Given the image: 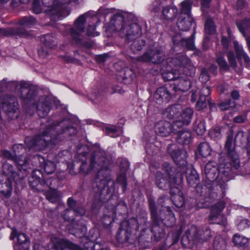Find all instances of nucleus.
<instances>
[{
    "mask_svg": "<svg viewBox=\"0 0 250 250\" xmlns=\"http://www.w3.org/2000/svg\"><path fill=\"white\" fill-rule=\"evenodd\" d=\"M69 122L63 121L53 125H48L45 130L42 132V136L38 135L34 138H27L25 142L29 149L35 150H42L49 143L55 144L57 136L64 134L65 136H72L76 134V129L68 125Z\"/></svg>",
    "mask_w": 250,
    "mask_h": 250,
    "instance_id": "f257e3e1",
    "label": "nucleus"
},
{
    "mask_svg": "<svg viewBox=\"0 0 250 250\" xmlns=\"http://www.w3.org/2000/svg\"><path fill=\"white\" fill-rule=\"evenodd\" d=\"M106 152L103 150L95 151L91 159L90 164L83 163L81 166V170L87 174L92 171L97 172L96 183L100 182V185L96 192L100 196L102 189L110 180L109 176L110 166L111 162L106 157Z\"/></svg>",
    "mask_w": 250,
    "mask_h": 250,
    "instance_id": "f03ea898",
    "label": "nucleus"
},
{
    "mask_svg": "<svg viewBox=\"0 0 250 250\" xmlns=\"http://www.w3.org/2000/svg\"><path fill=\"white\" fill-rule=\"evenodd\" d=\"M168 66L171 68V71H167L163 73L162 77L165 81H174L177 79L178 74H181L184 69L194 70L190 60L187 57L181 56L178 58H172L168 61Z\"/></svg>",
    "mask_w": 250,
    "mask_h": 250,
    "instance_id": "7ed1b4c3",
    "label": "nucleus"
},
{
    "mask_svg": "<svg viewBox=\"0 0 250 250\" xmlns=\"http://www.w3.org/2000/svg\"><path fill=\"white\" fill-rule=\"evenodd\" d=\"M211 236V232L209 229H206L201 234V231L199 234V230L196 226H192L186 231L182 241L185 243L186 246L188 245V247H191L195 242L207 241Z\"/></svg>",
    "mask_w": 250,
    "mask_h": 250,
    "instance_id": "20e7f679",
    "label": "nucleus"
},
{
    "mask_svg": "<svg viewBox=\"0 0 250 250\" xmlns=\"http://www.w3.org/2000/svg\"><path fill=\"white\" fill-rule=\"evenodd\" d=\"M233 140V132L230 130L227 136L225 148L229 157L231 158V163L224 165L223 167L221 166L219 169L220 172L227 173V174L231 171L230 166L233 167L235 169H238L240 167V161L238 155L232 147Z\"/></svg>",
    "mask_w": 250,
    "mask_h": 250,
    "instance_id": "39448f33",
    "label": "nucleus"
},
{
    "mask_svg": "<svg viewBox=\"0 0 250 250\" xmlns=\"http://www.w3.org/2000/svg\"><path fill=\"white\" fill-rule=\"evenodd\" d=\"M119 34L121 37L125 38L126 42H129L141 36L142 29L141 26L136 23H125L122 25L119 31Z\"/></svg>",
    "mask_w": 250,
    "mask_h": 250,
    "instance_id": "423d86ee",
    "label": "nucleus"
},
{
    "mask_svg": "<svg viewBox=\"0 0 250 250\" xmlns=\"http://www.w3.org/2000/svg\"><path fill=\"white\" fill-rule=\"evenodd\" d=\"M166 173L168 177L169 181L164 176L163 173L161 172H157L156 174V185L160 189H166L168 188H170V192L173 193L172 190L174 188L172 186L174 184H176L178 181L175 176H173L172 173L171 167L168 165L167 167Z\"/></svg>",
    "mask_w": 250,
    "mask_h": 250,
    "instance_id": "0eeeda50",
    "label": "nucleus"
},
{
    "mask_svg": "<svg viewBox=\"0 0 250 250\" xmlns=\"http://www.w3.org/2000/svg\"><path fill=\"white\" fill-rule=\"evenodd\" d=\"M2 108L11 119L18 118L19 115V104L14 97L4 96L1 99Z\"/></svg>",
    "mask_w": 250,
    "mask_h": 250,
    "instance_id": "6e6552de",
    "label": "nucleus"
},
{
    "mask_svg": "<svg viewBox=\"0 0 250 250\" xmlns=\"http://www.w3.org/2000/svg\"><path fill=\"white\" fill-rule=\"evenodd\" d=\"M164 53L160 48H155L147 50L143 55L138 57L136 59L142 62H151L158 64L164 60Z\"/></svg>",
    "mask_w": 250,
    "mask_h": 250,
    "instance_id": "1a4fd4ad",
    "label": "nucleus"
},
{
    "mask_svg": "<svg viewBox=\"0 0 250 250\" xmlns=\"http://www.w3.org/2000/svg\"><path fill=\"white\" fill-rule=\"evenodd\" d=\"M187 69H183L182 71L185 73V76H182V72L181 74H178L177 79L175 80V82L172 84V89L174 91H186L188 90L191 87V83L189 80L188 79V73L186 72ZM190 74H189L190 75Z\"/></svg>",
    "mask_w": 250,
    "mask_h": 250,
    "instance_id": "9d476101",
    "label": "nucleus"
},
{
    "mask_svg": "<svg viewBox=\"0 0 250 250\" xmlns=\"http://www.w3.org/2000/svg\"><path fill=\"white\" fill-rule=\"evenodd\" d=\"M42 44L38 50V54L41 58H45L49 54L50 49L56 45L54 38L47 34L41 38Z\"/></svg>",
    "mask_w": 250,
    "mask_h": 250,
    "instance_id": "9b49d317",
    "label": "nucleus"
},
{
    "mask_svg": "<svg viewBox=\"0 0 250 250\" xmlns=\"http://www.w3.org/2000/svg\"><path fill=\"white\" fill-rule=\"evenodd\" d=\"M85 19L83 15L80 16L75 21L74 26L70 29V35L77 43L80 41V37L84 32Z\"/></svg>",
    "mask_w": 250,
    "mask_h": 250,
    "instance_id": "f8f14e48",
    "label": "nucleus"
},
{
    "mask_svg": "<svg viewBox=\"0 0 250 250\" xmlns=\"http://www.w3.org/2000/svg\"><path fill=\"white\" fill-rule=\"evenodd\" d=\"M149 207L150 210L151 218L152 220V225L151 227V231L156 233L159 232V227L163 223V220L159 218L158 214L157 208L154 201L149 198L148 200Z\"/></svg>",
    "mask_w": 250,
    "mask_h": 250,
    "instance_id": "ddd939ff",
    "label": "nucleus"
},
{
    "mask_svg": "<svg viewBox=\"0 0 250 250\" xmlns=\"http://www.w3.org/2000/svg\"><path fill=\"white\" fill-rule=\"evenodd\" d=\"M83 250L67 239L55 238L53 248L50 250Z\"/></svg>",
    "mask_w": 250,
    "mask_h": 250,
    "instance_id": "4468645a",
    "label": "nucleus"
},
{
    "mask_svg": "<svg viewBox=\"0 0 250 250\" xmlns=\"http://www.w3.org/2000/svg\"><path fill=\"white\" fill-rule=\"evenodd\" d=\"M51 99L48 96H42L39 99L36 107L39 116L44 118L47 115L50 110L51 104Z\"/></svg>",
    "mask_w": 250,
    "mask_h": 250,
    "instance_id": "2eb2a0df",
    "label": "nucleus"
},
{
    "mask_svg": "<svg viewBox=\"0 0 250 250\" xmlns=\"http://www.w3.org/2000/svg\"><path fill=\"white\" fill-rule=\"evenodd\" d=\"M155 130L157 134L163 137H167L173 132L172 125L166 121H161L155 125Z\"/></svg>",
    "mask_w": 250,
    "mask_h": 250,
    "instance_id": "dca6fc26",
    "label": "nucleus"
},
{
    "mask_svg": "<svg viewBox=\"0 0 250 250\" xmlns=\"http://www.w3.org/2000/svg\"><path fill=\"white\" fill-rule=\"evenodd\" d=\"M194 33H193L190 38L184 39L181 35H176L173 37V42L175 45H181L182 46H185L188 50H194L195 45L193 42Z\"/></svg>",
    "mask_w": 250,
    "mask_h": 250,
    "instance_id": "f3484780",
    "label": "nucleus"
},
{
    "mask_svg": "<svg viewBox=\"0 0 250 250\" xmlns=\"http://www.w3.org/2000/svg\"><path fill=\"white\" fill-rule=\"evenodd\" d=\"M210 90L208 86L204 87L200 91V97L197 103V108L201 110L207 106V102L209 100L208 96Z\"/></svg>",
    "mask_w": 250,
    "mask_h": 250,
    "instance_id": "a211bd4d",
    "label": "nucleus"
},
{
    "mask_svg": "<svg viewBox=\"0 0 250 250\" xmlns=\"http://www.w3.org/2000/svg\"><path fill=\"white\" fill-rule=\"evenodd\" d=\"M23 27L15 28H9L7 29H0V34L5 36H14L17 35L21 37H26L29 34L25 29L23 28Z\"/></svg>",
    "mask_w": 250,
    "mask_h": 250,
    "instance_id": "6ab92c4d",
    "label": "nucleus"
},
{
    "mask_svg": "<svg viewBox=\"0 0 250 250\" xmlns=\"http://www.w3.org/2000/svg\"><path fill=\"white\" fill-rule=\"evenodd\" d=\"M132 222H135V220L131 219L129 220H125L121 223L117 234L119 238H122L123 237L122 234L124 233L125 235V239L126 240L128 239L131 232V223Z\"/></svg>",
    "mask_w": 250,
    "mask_h": 250,
    "instance_id": "aec40b11",
    "label": "nucleus"
},
{
    "mask_svg": "<svg viewBox=\"0 0 250 250\" xmlns=\"http://www.w3.org/2000/svg\"><path fill=\"white\" fill-rule=\"evenodd\" d=\"M154 97L158 102H168L171 97V94L165 87L158 88L154 94Z\"/></svg>",
    "mask_w": 250,
    "mask_h": 250,
    "instance_id": "412c9836",
    "label": "nucleus"
},
{
    "mask_svg": "<svg viewBox=\"0 0 250 250\" xmlns=\"http://www.w3.org/2000/svg\"><path fill=\"white\" fill-rule=\"evenodd\" d=\"M192 20L190 15H180L178 19L177 26L180 30L188 31L192 24Z\"/></svg>",
    "mask_w": 250,
    "mask_h": 250,
    "instance_id": "4be33fe9",
    "label": "nucleus"
},
{
    "mask_svg": "<svg viewBox=\"0 0 250 250\" xmlns=\"http://www.w3.org/2000/svg\"><path fill=\"white\" fill-rule=\"evenodd\" d=\"M182 106L180 104L172 105L168 107L165 112L167 117L170 119H176L179 117Z\"/></svg>",
    "mask_w": 250,
    "mask_h": 250,
    "instance_id": "5701e85b",
    "label": "nucleus"
},
{
    "mask_svg": "<svg viewBox=\"0 0 250 250\" xmlns=\"http://www.w3.org/2000/svg\"><path fill=\"white\" fill-rule=\"evenodd\" d=\"M225 207V204L223 201L219 202L212 206L211 213L209 215L210 221L212 220V223H219V222L215 221V220L220 215Z\"/></svg>",
    "mask_w": 250,
    "mask_h": 250,
    "instance_id": "b1692460",
    "label": "nucleus"
},
{
    "mask_svg": "<svg viewBox=\"0 0 250 250\" xmlns=\"http://www.w3.org/2000/svg\"><path fill=\"white\" fill-rule=\"evenodd\" d=\"M218 168L213 162H210L206 165L205 172L207 178L210 181L216 179L217 177Z\"/></svg>",
    "mask_w": 250,
    "mask_h": 250,
    "instance_id": "393cba45",
    "label": "nucleus"
},
{
    "mask_svg": "<svg viewBox=\"0 0 250 250\" xmlns=\"http://www.w3.org/2000/svg\"><path fill=\"white\" fill-rule=\"evenodd\" d=\"M178 9L172 6H166L162 10V15L164 19L167 21L175 19L178 14Z\"/></svg>",
    "mask_w": 250,
    "mask_h": 250,
    "instance_id": "a878e982",
    "label": "nucleus"
},
{
    "mask_svg": "<svg viewBox=\"0 0 250 250\" xmlns=\"http://www.w3.org/2000/svg\"><path fill=\"white\" fill-rule=\"evenodd\" d=\"M177 142L183 145L188 144L191 140V133L189 131L183 130L180 132L176 133Z\"/></svg>",
    "mask_w": 250,
    "mask_h": 250,
    "instance_id": "bb28decb",
    "label": "nucleus"
},
{
    "mask_svg": "<svg viewBox=\"0 0 250 250\" xmlns=\"http://www.w3.org/2000/svg\"><path fill=\"white\" fill-rule=\"evenodd\" d=\"M234 48L238 59H243L246 63H249L250 59L247 54L244 51L243 47L238 42L234 41Z\"/></svg>",
    "mask_w": 250,
    "mask_h": 250,
    "instance_id": "cd10ccee",
    "label": "nucleus"
},
{
    "mask_svg": "<svg viewBox=\"0 0 250 250\" xmlns=\"http://www.w3.org/2000/svg\"><path fill=\"white\" fill-rule=\"evenodd\" d=\"M192 114L193 110L190 108L187 107L184 109L182 108L178 118L182 120V122L187 125L191 121Z\"/></svg>",
    "mask_w": 250,
    "mask_h": 250,
    "instance_id": "c85d7f7f",
    "label": "nucleus"
},
{
    "mask_svg": "<svg viewBox=\"0 0 250 250\" xmlns=\"http://www.w3.org/2000/svg\"><path fill=\"white\" fill-rule=\"evenodd\" d=\"M12 189V181L9 178L5 183L0 184V192L5 197L8 198L11 196Z\"/></svg>",
    "mask_w": 250,
    "mask_h": 250,
    "instance_id": "c756f323",
    "label": "nucleus"
},
{
    "mask_svg": "<svg viewBox=\"0 0 250 250\" xmlns=\"http://www.w3.org/2000/svg\"><path fill=\"white\" fill-rule=\"evenodd\" d=\"M187 180L190 187H195L199 182V176L197 171L193 169H189L187 175Z\"/></svg>",
    "mask_w": 250,
    "mask_h": 250,
    "instance_id": "7c9ffc66",
    "label": "nucleus"
},
{
    "mask_svg": "<svg viewBox=\"0 0 250 250\" xmlns=\"http://www.w3.org/2000/svg\"><path fill=\"white\" fill-rule=\"evenodd\" d=\"M133 42L130 44V49L134 54L138 53L145 45V41L139 38L132 40Z\"/></svg>",
    "mask_w": 250,
    "mask_h": 250,
    "instance_id": "2f4dec72",
    "label": "nucleus"
},
{
    "mask_svg": "<svg viewBox=\"0 0 250 250\" xmlns=\"http://www.w3.org/2000/svg\"><path fill=\"white\" fill-rule=\"evenodd\" d=\"M213 246L215 250H225L227 247L226 239L220 235L216 236L213 241Z\"/></svg>",
    "mask_w": 250,
    "mask_h": 250,
    "instance_id": "473e14b6",
    "label": "nucleus"
},
{
    "mask_svg": "<svg viewBox=\"0 0 250 250\" xmlns=\"http://www.w3.org/2000/svg\"><path fill=\"white\" fill-rule=\"evenodd\" d=\"M46 199L51 203H56L60 201V195L55 189L50 188L45 193Z\"/></svg>",
    "mask_w": 250,
    "mask_h": 250,
    "instance_id": "72a5a7b5",
    "label": "nucleus"
},
{
    "mask_svg": "<svg viewBox=\"0 0 250 250\" xmlns=\"http://www.w3.org/2000/svg\"><path fill=\"white\" fill-rule=\"evenodd\" d=\"M237 27L244 36L247 35V32L250 30V19H246L239 22H237Z\"/></svg>",
    "mask_w": 250,
    "mask_h": 250,
    "instance_id": "f704fd0d",
    "label": "nucleus"
},
{
    "mask_svg": "<svg viewBox=\"0 0 250 250\" xmlns=\"http://www.w3.org/2000/svg\"><path fill=\"white\" fill-rule=\"evenodd\" d=\"M233 242L234 245L239 247H246L248 245L247 238L238 234H235L233 238Z\"/></svg>",
    "mask_w": 250,
    "mask_h": 250,
    "instance_id": "c9c22d12",
    "label": "nucleus"
},
{
    "mask_svg": "<svg viewBox=\"0 0 250 250\" xmlns=\"http://www.w3.org/2000/svg\"><path fill=\"white\" fill-rule=\"evenodd\" d=\"M167 151L172 159L176 161L180 158L181 155V151L175 145H170L168 146Z\"/></svg>",
    "mask_w": 250,
    "mask_h": 250,
    "instance_id": "e433bc0d",
    "label": "nucleus"
},
{
    "mask_svg": "<svg viewBox=\"0 0 250 250\" xmlns=\"http://www.w3.org/2000/svg\"><path fill=\"white\" fill-rule=\"evenodd\" d=\"M216 62L220 67L224 70H228L229 69V65L224 58V54L219 52L216 54Z\"/></svg>",
    "mask_w": 250,
    "mask_h": 250,
    "instance_id": "4c0bfd02",
    "label": "nucleus"
},
{
    "mask_svg": "<svg viewBox=\"0 0 250 250\" xmlns=\"http://www.w3.org/2000/svg\"><path fill=\"white\" fill-rule=\"evenodd\" d=\"M192 1L191 0H185L181 3L180 15L187 16L190 15L189 13L191 8Z\"/></svg>",
    "mask_w": 250,
    "mask_h": 250,
    "instance_id": "58836bf2",
    "label": "nucleus"
},
{
    "mask_svg": "<svg viewBox=\"0 0 250 250\" xmlns=\"http://www.w3.org/2000/svg\"><path fill=\"white\" fill-rule=\"evenodd\" d=\"M205 31L206 34L210 35L215 33L216 27L211 18L207 19L205 24Z\"/></svg>",
    "mask_w": 250,
    "mask_h": 250,
    "instance_id": "ea45409f",
    "label": "nucleus"
},
{
    "mask_svg": "<svg viewBox=\"0 0 250 250\" xmlns=\"http://www.w3.org/2000/svg\"><path fill=\"white\" fill-rule=\"evenodd\" d=\"M198 150L200 154L204 157L209 156L211 151L208 144L205 142L199 145Z\"/></svg>",
    "mask_w": 250,
    "mask_h": 250,
    "instance_id": "a19ab883",
    "label": "nucleus"
},
{
    "mask_svg": "<svg viewBox=\"0 0 250 250\" xmlns=\"http://www.w3.org/2000/svg\"><path fill=\"white\" fill-rule=\"evenodd\" d=\"M36 23L35 19L32 17H24L19 22V24L23 27H30Z\"/></svg>",
    "mask_w": 250,
    "mask_h": 250,
    "instance_id": "79ce46f5",
    "label": "nucleus"
},
{
    "mask_svg": "<svg viewBox=\"0 0 250 250\" xmlns=\"http://www.w3.org/2000/svg\"><path fill=\"white\" fill-rule=\"evenodd\" d=\"M15 160H14V161L21 166V167H26L28 163V160L22 154H19L16 150H15Z\"/></svg>",
    "mask_w": 250,
    "mask_h": 250,
    "instance_id": "37998d69",
    "label": "nucleus"
},
{
    "mask_svg": "<svg viewBox=\"0 0 250 250\" xmlns=\"http://www.w3.org/2000/svg\"><path fill=\"white\" fill-rule=\"evenodd\" d=\"M3 172V173L10 176L12 178H14L15 171L13 168V166L7 163V162H5L2 166Z\"/></svg>",
    "mask_w": 250,
    "mask_h": 250,
    "instance_id": "c03bdc74",
    "label": "nucleus"
},
{
    "mask_svg": "<svg viewBox=\"0 0 250 250\" xmlns=\"http://www.w3.org/2000/svg\"><path fill=\"white\" fill-rule=\"evenodd\" d=\"M176 190L179 194L175 195L173 198L174 204L178 207H182L185 203L183 193L182 192L181 193L177 188H176Z\"/></svg>",
    "mask_w": 250,
    "mask_h": 250,
    "instance_id": "a18cd8bd",
    "label": "nucleus"
},
{
    "mask_svg": "<svg viewBox=\"0 0 250 250\" xmlns=\"http://www.w3.org/2000/svg\"><path fill=\"white\" fill-rule=\"evenodd\" d=\"M42 4L46 7H53L58 4L66 3V0H42Z\"/></svg>",
    "mask_w": 250,
    "mask_h": 250,
    "instance_id": "49530a36",
    "label": "nucleus"
},
{
    "mask_svg": "<svg viewBox=\"0 0 250 250\" xmlns=\"http://www.w3.org/2000/svg\"><path fill=\"white\" fill-rule=\"evenodd\" d=\"M56 169V166L55 164L50 161H47L44 162V170L45 172L48 174L53 173Z\"/></svg>",
    "mask_w": 250,
    "mask_h": 250,
    "instance_id": "de8ad7c7",
    "label": "nucleus"
},
{
    "mask_svg": "<svg viewBox=\"0 0 250 250\" xmlns=\"http://www.w3.org/2000/svg\"><path fill=\"white\" fill-rule=\"evenodd\" d=\"M184 125L186 124L182 122V120L179 118L176 119V121L172 125L173 133H176L181 131V127Z\"/></svg>",
    "mask_w": 250,
    "mask_h": 250,
    "instance_id": "09e8293b",
    "label": "nucleus"
},
{
    "mask_svg": "<svg viewBox=\"0 0 250 250\" xmlns=\"http://www.w3.org/2000/svg\"><path fill=\"white\" fill-rule=\"evenodd\" d=\"M17 238L20 244H26L27 247L28 246L29 244V239L25 234L23 233H19L17 235Z\"/></svg>",
    "mask_w": 250,
    "mask_h": 250,
    "instance_id": "8fccbe9b",
    "label": "nucleus"
},
{
    "mask_svg": "<svg viewBox=\"0 0 250 250\" xmlns=\"http://www.w3.org/2000/svg\"><path fill=\"white\" fill-rule=\"evenodd\" d=\"M195 130L198 135H202L206 131L205 122L200 121V122L195 127Z\"/></svg>",
    "mask_w": 250,
    "mask_h": 250,
    "instance_id": "3c124183",
    "label": "nucleus"
},
{
    "mask_svg": "<svg viewBox=\"0 0 250 250\" xmlns=\"http://www.w3.org/2000/svg\"><path fill=\"white\" fill-rule=\"evenodd\" d=\"M105 133L112 137H116L119 134H116L117 132V128L114 126H107L104 128Z\"/></svg>",
    "mask_w": 250,
    "mask_h": 250,
    "instance_id": "603ef678",
    "label": "nucleus"
},
{
    "mask_svg": "<svg viewBox=\"0 0 250 250\" xmlns=\"http://www.w3.org/2000/svg\"><path fill=\"white\" fill-rule=\"evenodd\" d=\"M227 56L230 66L233 68H236L237 64L234 57V53L230 51L228 53Z\"/></svg>",
    "mask_w": 250,
    "mask_h": 250,
    "instance_id": "864d4df0",
    "label": "nucleus"
},
{
    "mask_svg": "<svg viewBox=\"0 0 250 250\" xmlns=\"http://www.w3.org/2000/svg\"><path fill=\"white\" fill-rule=\"evenodd\" d=\"M232 104V102L231 100L229 99L224 102L220 103L219 105V107L222 111L226 110L230 107Z\"/></svg>",
    "mask_w": 250,
    "mask_h": 250,
    "instance_id": "5fc2aeb1",
    "label": "nucleus"
},
{
    "mask_svg": "<svg viewBox=\"0 0 250 250\" xmlns=\"http://www.w3.org/2000/svg\"><path fill=\"white\" fill-rule=\"evenodd\" d=\"M209 79V76L208 72L205 70H202L200 76L199 80L203 83H207Z\"/></svg>",
    "mask_w": 250,
    "mask_h": 250,
    "instance_id": "6e6d98bb",
    "label": "nucleus"
},
{
    "mask_svg": "<svg viewBox=\"0 0 250 250\" xmlns=\"http://www.w3.org/2000/svg\"><path fill=\"white\" fill-rule=\"evenodd\" d=\"M132 74V72L130 69H125L123 70L121 72L120 76L124 80L131 79L130 76Z\"/></svg>",
    "mask_w": 250,
    "mask_h": 250,
    "instance_id": "4d7b16f0",
    "label": "nucleus"
},
{
    "mask_svg": "<svg viewBox=\"0 0 250 250\" xmlns=\"http://www.w3.org/2000/svg\"><path fill=\"white\" fill-rule=\"evenodd\" d=\"M250 222L246 219L240 220V222L237 224L238 229L240 230H243L250 226Z\"/></svg>",
    "mask_w": 250,
    "mask_h": 250,
    "instance_id": "13d9d810",
    "label": "nucleus"
},
{
    "mask_svg": "<svg viewBox=\"0 0 250 250\" xmlns=\"http://www.w3.org/2000/svg\"><path fill=\"white\" fill-rule=\"evenodd\" d=\"M117 181L123 185L124 188H125L126 185V179L125 177V172H121L119 175L117 179Z\"/></svg>",
    "mask_w": 250,
    "mask_h": 250,
    "instance_id": "bf43d9fd",
    "label": "nucleus"
},
{
    "mask_svg": "<svg viewBox=\"0 0 250 250\" xmlns=\"http://www.w3.org/2000/svg\"><path fill=\"white\" fill-rule=\"evenodd\" d=\"M21 92H24L25 95L21 94V97L24 99H30V97L28 96V93L29 92V89L26 87L25 83H22L21 85Z\"/></svg>",
    "mask_w": 250,
    "mask_h": 250,
    "instance_id": "052dcab7",
    "label": "nucleus"
},
{
    "mask_svg": "<svg viewBox=\"0 0 250 250\" xmlns=\"http://www.w3.org/2000/svg\"><path fill=\"white\" fill-rule=\"evenodd\" d=\"M168 217L169 219L166 220L164 224L166 226H167L168 227H171L175 224V218L174 217L173 214L171 213L169 214Z\"/></svg>",
    "mask_w": 250,
    "mask_h": 250,
    "instance_id": "680f3d73",
    "label": "nucleus"
},
{
    "mask_svg": "<svg viewBox=\"0 0 250 250\" xmlns=\"http://www.w3.org/2000/svg\"><path fill=\"white\" fill-rule=\"evenodd\" d=\"M129 163L126 160H123L120 164V169L121 172H125L128 170L129 168Z\"/></svg>",
    "mask_w": 250,
    "mask_h": 250,
    "instance_id": "e2e57ef3",
    "label": "nucleus"
},
{
    "mask_svg": "<svg viewBox=\"0 0 250 250\" xmlns=\"http://www.w3.org/2000/svg\"><path fill=\"white\" fill-rule=\"evenodd\" d=\"M3 155L4 157L7 158L9 160H11L14 161L15 158V153L14 155L12 154L10 151L8 150H4L3 151Z\"/></svg>",
    "mask_w": 250,
    "mask_h": 250,
    "instance_id": "0e129e2a",
    "label": "nucleus"
},
{
    "mask_svg": "<svg viewBox=\"0 0 250 250\" xmlns=\"http://www.w3.org/2000/svg\"><path fill=\"white\" fill-rule=\"evenodd\" d=\"M221 133L220 129L219 127H216L211 131H210V135L214 137H218L220 136Z\"/></svg>",
    "mask_w": 250,
    "mask_h": 250,
    "instance_id": "69168bd1",
    "label": "nucleus"
},
{
    "mask_svg": "<svg viewBox=\"0 0 250 250\" xmlns=\"http://www.w3.org/2000/svg\"><path fill=\"white\" fill-rule=\"evenodd\" d=\"M108 56L107 54H102L98 55L96 59L98 62H104L108 58Z\"/></svg>",
    "mask_w": 250,
    "mask_h": 250,
    "instance_id": "338daca9",
    "label": "nucleus"
},
{
    "mask_svg": "<svg viewBox=\"0 0 250 250\" xmlns=\"http://www.w3.org/2000/svg\"><path fill=\"white\" fill-rule=\"evenodd\" d=\"M201 2V8L203 10L209 7L211 0H200Z\"/></svg>",
    "mask_w": 250,
    "mask_h": 250,
    "instance_id": "774afa93",
    "label": "nucleus"
}]
</instances>
